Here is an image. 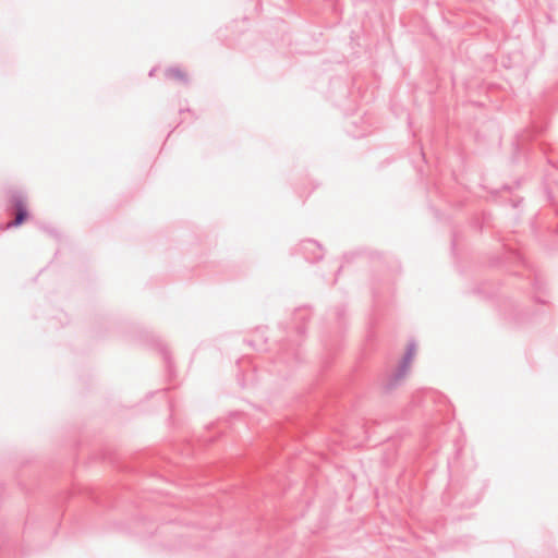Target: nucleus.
<instances>
[{
  "instance_id": "2",
  "label": "nucleus",
  "mask_w": 558,
  "mask_h": 558,
  "mask_svg": "<svg viewBox=\"0 0 558 558\" xmlns=\"http://www.w3.org/2000/svg\"><path fill=\"white\" fill-rule=\"evenodd\" d=\"M415 351H416L415 347L414 345H410L408 348V352H407L408 359H412L415 355Z\"/></svg>"
},
{
  "instance_id": "1",
  "label": "nucleus",
  "mask_w": 558,
  "mask_h": 558,
  "mask_svg": "<svg viewBox=\"0 0 558 558\" xmlns=\"http://www.w3.org/2000/svg\"><path fill=\"white\" fill-rule=\"evenodd\" d=\"M26 217H27L26 209L24 208V206L22 204H17L15 220L12 225H14V226L22 225L25 221Z\"/></svg>"
}]
</instances>
